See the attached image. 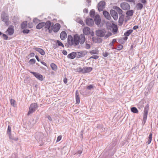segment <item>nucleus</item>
<instances>
[{
  "label": "nucleus",
  "instance_id": "f257e3e1",
  "mask_svg": "<svg viewBox=\"0 0 158 158\" xmlns=\"http://www.w3.org/2000/svg\"><path fill=\"white\" fill-rule=\"evenodd\" d=\"M95 33L96 35L100 37H104L105 39H107L110 36L112 35V33L108 31L107 34H106V31L105 29H98L95 31Z\"/></svg>",
  "mask_w": 158,
  "mask_h": 158
},
{
  "label": "nucleus",
  "instance_id": "f03ea898",
  "mask_svg": "<svg viewBox=\"0 0 158 158\" xmlns=\"http://www.w3.org/2000/svg\"><path fill=\"white\" fill-rule=\"evenodd\" d=\"M9 17L8 14L5 11H3L1 14V19L2 21L5 23L6 26H8L9 24Z\"/></svg>",
  "mask_w": 158,
  "mask_h": 158
},
{
  "label": "nucleus",
  "instance_id": "7ed1b4c3",
  "mask_svg": "<svg viewBox=\"0 0 158 158\" xmlns=\"http://www.w3.org/2000/svg\"><path fill=\"white\" fill-rule=\"evenodd\" d=\"M149 109V105L148 104H147L145 107L143 111V117L142 122V124H143V125L145 124L146 122Z\"/></svg>",
  "mask_w": 158,
  "mask_h": 158
},
{
  "label": "nucleus",
  "instance_id": "20e7f679",
  "mask_svg": "<svg viewBox=\"0 0 158 158\" xmlns=\"http://www.w3.org/2000/svg\"><path fill=\"white\" fill-rule=\"evenodd\" d=\"M67 43L65 44V46L67 48H69L72 46H74V42L73 38L71 35H69L67 39Z\"/></svg>",
  "mask_w": 158,
  "mask_h": 158
},
{
  "label": "nucleus",
  "instance_id": "39448f33",
  "mask_svg": "<svg viewBox=\"0 0 158 158\" xmlns=\"http://www.w3.org/2000/svg\"><path fill=\"white\" fill-rule=\"evenodd\" d=\"M38 105L36 103H32L29 108V111L27 113V115H29L34 112L37 109Z\"/></svg>",
  "mask_w": 158,
  "mask_h": 158
},
{
  "label": "nucleus",
  "instance_id": "423d86ee",
  "mask_svg": "<svg viewBox=\"0 0 158 158\" xmlns=\"http://www.w3.org/2000/svg\"><path fill=\"white\" fill-rule=\"evenodd\" d=\"M30 72L38 80L40 81H42L44 80V78L43 75L39 73L32 71H30Z\"/></svg>",
  "mask_w": 158,
  "mask_h": 158
},
{
  "label": "nucleus",
  "instance_id": "0eeeda50",
  "mask_svg": "<svg viewBox=\"0 0 158 158\" xmlns=\"http://www.w3.org/2000/svg\"><path fill=\"white\" fill-rule=\"evenodd\" d=\"M121 8L123 10H126L130 9V6L127 2H123L121 3L120 5Z\"/></svg>",
  "mask_w": 158,
  "mask_h": 158
},
{
  "label": "nucleus",
  "instance_id": "6e6552de",
  "mask_svg": "<svg viewBox=\"0 0 158 158\" xmlns=\"http://www.w3.org/2000/svg\"><path fill=\"white\" fill-rule=\"evenodd\" d=\"M105 5L106 2L104 1H101L99 2L98 5V8L99 11L103 10V9L105 8Z\"/></svg>",
  "mask_w": 158,
  "mask_h": 158
},
{
  "label": "nucleus",
  "instance_id": "1a4fd4ad",
  "mask_svg": "<svg viewBox=\"0 0 158 158\" xmlns=\"http://www.w3.org/2000/svg\"><path fill=\"white\" fill-rule=\"evenodd\" d=\"M60 25L59 23H56L54 26L53 24L51 26L52 29L54 32H57L60 29Z\"/></svg>",
  "mask_w": 158,
  "mask_h": 158
},
{
  "label": "nucleus",
  "instance_id": "9d476101",
  "mask_svg": "<svg viewBox=\"0 0 158 158\" xmlns=\"http://www.w3.org/2000/svg\"><path fill=\"white\" fill-rule=\"evenodd\" d=\"M110 14L114 20L116 21L118 19V13L114 10L111 9L110 11Z\"/></svg>",
  "mask_w": 158,
  "mask_h": 158
},
{
  "label": "nucleus",
  "instance_id": "9b49d317",
  "mask_svg": "<svg viewBox=\"0 0 158 158\" xmlns=\"http://www.w3.org/2000/svg\"><path fill=\"white\" fill-rule=\"evenodd\" d=\"M87 53L86 51H81L76 52V57L78 58H81L84 57Z\"/></svg>",
  "mask_w": 158,
  "mask_h": 158
},
{
  "label": "nucleus",
  "instance_id": "f8f14e48",
  "mask_svg": "<svg viewBox=\"0 0 158 158\" xmlns=\"http://www.w3.org/2000/svg\"><path fill=\"white\" fill-rule=\"evenodd\" d=\"M44 135L43 133L40 132H37L35 133V138L37 141H40L43 138Z\"/></svg>",
  "mask_w": 158,
  "mask_h": 158
},
{
  "label": "nucleus",
  "instance_id": "ddd939ff",
  "mask_svg": "<svg viewBox=\"0 0 158 158\" xmlns=\"http://www.w3.org/2000/svg\"><path fill=\"white\" fill-rule=\"evenodd\" d=\"M73 39L74 42V46H77L79 42V38L78 35L76 34L74 35Z\"/></svg>",
  "mask_w": 158,
  "mask_h": 158
},
{
  "label": "nucleus",
  "instance_id": "4468645a",
  "mask_svg": "<svg viewBox=\"0 0 158 158\" xmlns=\"http://www.w3.org/2000/svg\"><path fill=\"white\" fill-rule=\"evenodd\" d=\"M94 20L95 23L98 26L100 24L101 21L100 15L98 14L96 15L95 16Z\"/></svg>",
  "mask_w": 158,
  "mask_h": 158
},
{
  "label": "nucleus",
  "instance_id": "2eb2a0df",
  "mask_svg": "<svg viewBox=\"0 0 158 158\" xmlns=\"http://www.w3.org/2000/svg\"><path fill=\"white\" fill-rule=\"evenodd\" d=\"M111 26H110L111 28H112V32L114 33V34H115L118 31V28L117 25L115 24L114 23H112V25H111Z\"/></svg>",
  "mask_w": 158,
  "mask_h": 158
},
{
  "label": "nucleus",
  "instance_id": "dca6fc26",
  "mask_svg": "<svg viewBox=\"0 0 158 158\" xmlns=\"http://www.w3.org/2000/svg\"><path fill=\"white\" fill-rule=\"evenodd\" d=\"M86 23L89 26H92L94 24V21L92 19L88 18L86 20Z\"/></svg>",
  "mask_w": 158,
  "mask_h": 158
},
{
  "label": "nucleus",
  "instance_id": "f3484780",
  "mask_svg": "<svg viewBox=\"0 0 158 158\" xmlns=\"http://www.w3.org/2000/svg\"><path fill=\"white\" fill-rule=\"evenodd\" d=\"M33 49L38 52L42 55L44 56L45 54V52L41 48H36L35 47H34Z\"/></svg>",
  "mask_w": 158,
  "mask_h": 158
},
{
  "label": "nucleus",
  "instance_id": "a211bd4d",
  "mask_svg": "<svg viewBox=\"0 0 158 158\" xmlns=\"http://www.w3.org/2000/svg\"><path fill=\"white\" fill-rule=\"evenodd\" d=\"M79 42L81 44H83L85 41V36L83 34H81L79 36Z\"/></svg>",
  "mask_w": 158,
  "mask_h": 158
},
{
  "label": "nucleus",
  "instance_id": "6ab92c4d",
  "mask_svg": "<svg viewBox=\"0 0 158 158\" xmlns=\"http://www.w3.org/2000/svg\"><path fill=\"white\" fill-rule=\"evenodd\" d=\"M44 28L46 29H49L51 27V23L50 21L48 20L45 23L44 22Z\"/></svg>",
  "mask_w": 158,
  "mask_h": 158
},
{
  "label": "nucleus",
  "instance_id": "aec40b11",
  "mask_svg": "<svg viewBox=\"0 0 158 158\" xmlns=\"http://www.w3.org/2000/svg\"><path fill=\"white\" fill-rule=\"evenodd\" d=\"M83 34L85 35H88L90 33V28L88 27H85L83 29Z\"/></svg>",
  "mask_w": 158,
  "mask_h": 158
},
{
  "label": "nucleus",
  "instance_id": "412c9836",
  "mask_svg": "<svg viewBox=\"0 0 158 158\" xmlns=\"http://www.w3.org/2000/svg\"><path fill=\"white\" fill-rule=\"evenodd\" d=\"M103 14L104 16L108 20H110L111 19L110 14L107 11H103Z\"/></svg>",
  "mask_w": 158,
  "mask_h": 158
},
{
  "label": "nucleus",
  "instance_id": "4be33fe9",
  "mask_svg": "<svg viewBox=\"0 0 158 158\" xmlns=\"http://www.w3.org/2000/svg\"><path fill=\"white\" fill-rule=\"evenodd\" d=\"M7 31L8 32V35H12L14 32V30L12 27V26H11L8 28L7 30Z\"/></svg>",
  "mask_w": 158,
  "mask_h": 158
},
{
  "label": "nucleus",
  "instance_id": "5701e85b",
  "mask_svg": "<svg viewBox=\"0 0 158 158\" xmlns=\"http://www.w3.org/2000/svg\"><path fill=\"white\" fill-rule=\"evenodd\" d=\"M113 8L115 10L119 15H123V10L118 7L117 6H114L113 7Z\"/></svg>",
  "mask_w": 158,
  "mask_h": 158
},
{
  "label": "nucleus",
  "instance_id": "b1692460",
  "mask_svg": "<svg viewBox=\"0 0 158 158\" xmlns=\"http://www.w3.org/2000/svg\"><path fill=\"white\" fill-rule=\"evenodd\" d=\"M60 38L62 40H64L67 37V34L64 31H62L60 34Z\"/></svg>",
  "mask_w": 158,
  "mask_h": 158
},
{
  "label": "nucleus",
  "instance_id": "393cba45",
  "mask_svg": "<svg viewBox=\"0 0 158 158\" xmlns=\"http://www.w3.org/2000/svg\"><path fill=\"white\" fill-rule=\"evenodd\" d=\"M76 52H73L68 55L67 57L71 59H74L76 57Z\"/></svg>",
  "mask_w": 158,
  "mask_h": 158
},
{
  "label": "nucleus",
  "instance_id": "a878e982",
  "mask_svg": "<svg viewBox=\"0 0 158 158\" xmlns=\"http://www.w3.org/2000/svg\"><path fill=\"white\" fill-rule=\"evenodd\" d=\"M92 70V68L91 67H86L83 68V73H85L90 72Z\"/></svg>",
  "mask_w": 158,
  "mask_h": 158
},
{
  "label": "nucleus",
  "instance_id": "bb28decb",
  "mask_svg": "<svg viewBox=\"0 0 158 158\" xmlns=\"http://www.w3.org/2000/svg\"><path fill=\"white\" fill-rule=\"evenodd\" d=\"M79 93L78 90H77L76 91V103L79 104L80 102V97L79 96Z\"/></svg>",
  "mask_w": 158,
  "mask_h": 158
},
{
  "label": "nucleus",
  "instance_id": "cd10ccee",
  "mask_svg": "<svg viewBox=\"0 0 158 158\" xmlns=\"http://www.w3.org/2000/svg\"><path fill=\"white\" fill-rule=\"evenodd\" d=\"M27 27V21H24L23 22L21 25V27L23 29L26 28Z\"/></svg>",
  "mask_w": 158,
  "mask_h": 158
},
{
  "label": "nucleus",
  "instance_id": "c85d7f7f",
  "mask_svg": "<svg viewBox=\"0 0 158 158\" xmlns=\"http://www.w3.org/2000/svg\"><path fill=\"white\" fill-rule=\"evenodd\" d=\"M124 15H122L120 16L119 18L118 23L121 24L122 25L123 23L124 20Z\"/></svg>",
  "mask_w": 158,
  "mask_h": 158
},
{
  "label": "nucleus",
  "instance_id": "c756f323",
  "mask_svg": "<svg viewBox=\"0 0 158 158\" xmlns=\"http://www.w3.org/2000/svg\"><path fill=\"white\" fill-rule=\"evenodd\" d=\"M44 22H41L39 23L36 26V28L37 29H40L44 26Z\"/></svg>",
  "mask_w": 158,
  "mask_h": 158
},
{
  "label": "nucleus",
  "instance_id": "7c9ffc66",
  "mask_svg": "<svg viewBox=\"0 0 158 158\" xmlns=\"http://www.w3.org/2000/svg\"><path fill=\"white\" fill-rule=\"evenodd\" d=\"M136 6V8L137 10H141L143 7V5L140 3H138Z\"/></svg>",
  "mask_w": 158,
  "mask_h": 158
},
{
  "label": "nucleus",
  "instance_id": "2f4dec72",
  "mask_svg": "<svg viewBox=\"0 0 158 158\" xmlns=\"http://www.w3.org/2000/svg\"><path fill=\"white\" fill-rule=\"evenodd\" d=\"M133 31L132 29L127 30L124 33V35L126 36H128Z\"/></svg>",
  "mask_w": 158,
  "mask_h": 158
},
{
  "label": "nucleus",
  "instance_id": "473e14b6",
  "mask_svg": "<svg viewBox=\"0 0 158 158\" xmlns=\"http://www.w3.org/2000/svg\"><path fill=\"white\" fill-rule=\"evenodd\" d=\"M131 110L132 112L134 113H138L139 112L138 109L135 107L131 108Z\"/></svg>",
  "mask_w": 158,
  "mask_h": 158
},
{
  "label": "nucleus",
  "instance_id": "72a5a7b5",
  "mask_svg": "<svg viewBox=\"0 0 158 158\" xmlns=\"http://www.w3.org/2000/svg\"><path fill=\"white\" fill-rule=\"evenodd\" d=\"M134 11L133 10H130L127 11L126 14L128 16H132L133 15Z\"/></svg>",
  "mask_w": 158,
  "mask_h": 158
},
{
  "label": "nucleus",
  "instance_id": "f704fd0d",
  "mask_svg": "<svg viewBox=\"0 0 158 158\" xmlns=\"http://www.w3.org/2000/svg\"><path fill=\"white\" fill-rule=\"evenodd\" d=\"M152 138V134L151 132L149 135L148 137V140L147 141V143L148 144H149L151 143Z\"/></svg>",
  "mask_w": 158,
  "mask_h": 158
},
{
  "label": "nucleus",
  "instance_id": "c9c22d12",
  "mask_svg": "<svg viewBox=\"0 0 158 158\" xmlns=\"http://www.w3.org/2000/svg\"><path fill=\"white\" fill-rule=\"evenodd\" d=\"M51 67L52 70L56 71L57 69V66L54 63H52L51 64Z\"/></svg>",
  "mask_w": 158,
  "mask_h": 158
},
{
  "label": "nucleus",
  "instance_id": "e433bc0d",
  "mask_svg": "<svg viewBox=\"0 0 158 158\" xmlns=\"http://www.w3.org/2000/svg\"><path fill=\"white\" fill-rule=\"evenodd\" d=\"M89 14L90 16L94 18L95 15V12L94 10H91L89 12Z\"/></svg>",
  "mask_w": 158,
  "mask_h": 158
},
{
  "label": "nucleus",
  "instance_id": "4c0bfd02",
  "mask_svg": "<svg viewBox=\"0 0 158 158\" xmlns=\"http://www.w3.org/2000/svg\"><path fill=\"white\" fill-rule=\"evenodd\" d=\"M9 138L10 139H12L14 140L15 141H17L18 140V138L17 137H15L11 134L9 135Z\"/></svg>",
  "mask_w": 158,
  "mask_h": 158
},
{
  "label": "nucleus",
  "instance_id": "58836bf2",
  "mask_svg": "<svg viewBox=\"0 0 158 158\" xmlns=\"http://www.w3.org/2000/svg\"><path fill=\"white\" fill-rule=\"evenodd\" d=\"M117 141L116 139H115L111 143L110 146H111L110 149L114 147L116 144Z\"/></svg>",
  "mask_w": 158,
  "mask_h": 158
},
{
  "label": "nucleus",
  "instance_id": "ea45409f",
  "mask_svg": "<svg viewBox=\"0 0 158 158\" xmlns=\"http://www.w3.org/2000/svg\"><path fill=\"white\" fill-rule=\"evenodd\" d=\"M101 37H97L96 38V41H95V43H100L102 42V40Z\"/></svg>",
  "mask_w": 158,
  "mask_h": 158
},
{
  "label": "nucleus",
  "instance_id": "a19ab883",
  "mask_svg": "<svg viewBox=\"0 0 158 158\" xmlns=\"http://www.w3.org/2000/svg\"><path fill=\"white\" fill-rule=\"evenodd\" d=\"M123 46L121 44H119L117 46V48H112L113 49H116L118 50H121L123 48Z\"/></svg>",
  "mask_w": 158,
  "mask_h": 158
},
{
  "label": "nucleus",
  "instance_id": "79ce46f5",
  "mask_svg": "<svg viewBox=\"0 0 158 158\" xmlns=\"http://www.w3.org/2000/svg\"><path fill=\"white\" fill-rule=\"evenodd\" d=\"M40 22V20L36 18H35L33 19V22L36 24Z\"/></svg>",
  "mask_w": 158,
  "mask_h": 158
},
{
  "label": "nucleus",
  "instance_id": "37998d69",
  "mask_svg": "<svg viewBox=\"0 0 158 158\" xmlns=\"http://www.w3.org/2000/svg\"><path fill=\"white\" fill-rule=\"evenodd\" d=\"M56 44H57L58 46H61L62 47H64V45L63 43L58 40H57L56 41Z\"/></svg>",
  "mask_w": 158,
  "mask_h": 158
},
{
  "label": "nucleus",
  "instance_id": "c03bdc74",
  "mask_svg": "<svg viewBox=\"0 0 158 158\" xmlns=\"http://www.w3.org/2000/svg\"><path fill=\"white\" fill-rule=\"evenodd\" d=\"M7 133L8 135L11 134V128L10 126H8Z\"/></svg>",
  "mask_w": 158,
  "mask_h": 158
},
{
  "label": "nucleus",
  "instance_id": "a18cd8bd",
  "mask_svg": "<svg viewBox=\"0 0 158 158\" xmlns=\"http://www.w3.org/2000/svg\"><path fill=\"white\" fill-rule=\"evenodd\" d=\"M77 71L80 73H83V68L82 69L81 67L78 68L77 69Z\"/></svg>",
  "mask_w": 158,
  "mask_h": 158
},
{
  "label": "nucleus",
  "instance_id": "49530a36",
  "mask_svg": "<svg viewBox=\"0 0 158 158\" xmlns=\"http://www.w3.org/2000/svg\"><path fill=\"white\" fill-rule=\"evenodd\" d=\"M30 31L29 30L26 29H24L23 31L22 32L24 34H28V33H29Z\"/></svg>",
  "mask_w": 158,
  "mask_h": 158
},
{
  "label": "nucleus",
  "instance_id": "de8ad7c7",
  "mask_svg": "<svg viewBox=\"0 0 158 158\" xmlns=\"http://www.w3.org/2000/svg\"><path fill=\"white\" fill-rule=\"evenodd\" d=\"M94 88V85H90L87 87V89L89 90H91Z\"/></svg>",
  "mask_w": 158,
  "mask_h": 158
},
{
  "label": "nucleus",
  "instance_id": "09e8293b",
  "mask_svg": "<svg viewBox=\"0 0 158 158\" xmlns=\"http://www.w3.org/2000/svg\"><path fill=\"white\" fill-rule=\"evenodd\" d=\"M116 41V39H113L112 41L111 42L109 45L110 46H113V45L114 43Z\"/></svg>",
  "mask_w": 158,
  "mask_h": 158
},
{
  "label": "nucleus",
  "instance_id": "8fccbe9b",
  "mask_svg": "<svg viewBox=\"0 0 158 158\" xmlns=\"http://www.w3.org/2000/svg\"><path fill=\"white\" fill-rule=\"evenodd\" d=\"M109 55V53L107 52H103L102 53V55L104 57H107Z\"/></svg>",
  "mask_w": 158,
  "mask_h": 158
},
{
  "label": "nucleus",
  "instance_id": "3c124183",
  "mask_svg": "<svg viewBox=\"0 0 158 158\" xmlns=\"http://www.w3.org/2000/svg\"><path fill=\"white\" fill-rule=\"evenodd\" d=\"M98 58H99V56H98L94 55H93V56H92L90 58V59L92 58V59H97Z\"/></svg>",
  "mask_w": 158,
  "mask_h": 158
},
{
  "label": "nucleus",
  "instance_id": "603ef678",
  "mask_svg": "<svg viewBox=\"0 0 158 158\" xmlns=\"http://www.w3.org/2000/svg\"><path fill=\"white\" fill-rule=\"evenodd\" d=\"M10 103H11V104L13 106H14V105H15V101L13 99H11L10 100Z\"/></svg>",
  "mask_w": 158,
  "mask_h": 158
},
{
  "label": "nucleus",
  "instance_id": "864d4df0",
  "mask_svg": "<svg viewBox=\"0 0 158 158\" xmlns=\"http://www.w3.org/2000/svg\"><path fill=\"white\" fill-rule=\"evenodd\" d=\"M28 27L30 28H31L33 27V24L32 23H29L27 24Z\"/></svg>",
  "mask_w": 158,
  "mask_h": 158
},
{
  "label": "nucleus",
  "instance_id": "5fc2aeb1",
  "mask_svg": "<svg viewBox=\"0 0 158 158\" xmlns=\"http://www.w3.org/2000/svg\"><path fill=\"white\" fill-rule=\"evenodd\" d=\"M36 60L35 59H31L29 61V62L30 63L32 62L33 64H35V63Z\"/></svg>",
  "mask_w": 158,
  "mask_h": 158
},
{
  "label": "nucleus",
  "instance_id": "6e6d98bb",
  "mask_svg": "<svg viewBox=\"0 0 158 158\" xmlns=\"http://www.w3.org/2000/svg\"><path fill=\"white\" fill-rule=\"evenodd\" d=\"M2 36L3 37L4 39L5 40H7L8 38V36L6 34H2Z\"/></svg>",
  "mask_w": 158,
  "mask_h": 158
},
{
  "label": "nucleus",
  "instance_id": "4d7b16f0",
  "mask_svg": "<svg viewBox=\"0 0 158 158\" xmlns=\"http://www.w3.org/2000/svg\"><path fill=\"white\" fill-rule=\"evenodd\" d=\"M89 53L91 54H97V52L96 51L92 50L89 52Z\"/></svg>",
  "mask_w": 158,
  "mask_h": 158
},
{
  "label": "nucleus",
  "instance_id": "13d9d810",
  "mask_svg": "<svg viewBox=\"0 0 158 158\" xmlns=\"http://www.w3.org/2000/svg\"><path fill=\"white\" fill-rule=\"evenodd\" d=\"M48 30V32L49 33H51L52 32V31H53L52 30V27H51V28L50 29V28H49V29H45V31H47Z\"/></svg>",
  "mask_w": 158,
  "mask_h": 158
},
{
  "label": "nucleus",
  "instance_id": "bf43d9fd",
  "mask_svg": "<svg viewBox=\"0 0 158 158\" xmlns=\"http://www.w3.org/2000/svg\"><path fill=\"white\" fill-rule=\"evenodd\" d=\"M61 138H62V136L61 135H59V136H58L57 139V140H56V142H58L61 139Z\"/></svg>",
  "mask_w": 158,
  "mask_h": 158
},
{
  "label": "nucleus",
  "instance_id": "052dcab7",
  "mask_svg": "<svg viewBox=\"0 0 158 158\" xmlns=\"http://www.w3.org/2000/svg\"><path fill=\"white\" fill-rule=\"evenodd\" d=\"M85 48L87 49H89L90 48V45L89 44H86L85 45Z\"/></svg>",
  "mask_w": 158,
  "mask_h": 158
},
{
  "label": "nucleus",
  "instance_id": "680f3d73",
  "mask_svg": "<svg viewBox=\"0 0 158 158\" xmlns=\"http://www.w3.org/2000/svg\"><path fill=\"white\" fill-rule=\"evenodd\" d=\"M82 153V151L81 150H78L77 152L76 153V154H78L79 155V156H80V155Z\"/></svg>",
  "mask_w": 158,
  "mask_h": 158
},
{
  "label": "nucleus",
  "instance_id": "e2e57ef3",
  "mask_svg": "<svg viewBox=\"0 0 158 158\" xmlns=\"http://www.w3.org/2000/svg\"><path fill=\"white\" fill-rule=\"evenodd\" d=\"M62 53L64 55H66L67 54V52L65 50H63L62 51Z\"/></svg>",
  "mask_w": 158,
  "mask_h": 158
},
{
  "label": "nucleus",
  "instance_id": "0e129e2a",
  "mask_svg": "<svg viewBox=\"0 0 158 158\" xmlns=\"http://www.w3.org/2000/svg\"><path fill=\"white\" fill-rule=\"evenodd\" d=\"M83 12L84 13H88V11L87 9L85 8L83 10Z\"/></svg>",
  "mask_w": 158,
  "mask_h": 158
},
{
  "label": "nucleus",
  "instance_id": "69168bd1",
  "mask_svg": "<svg viewBox=\"0 0 158 158\" xmlns=\"http://www.w3.org/2000/svg\"><path fill=\"white\" fill-rule=\"evenodd\" d=\"M84 130H82L81 132V134L80 136L82 138L83 137V134Z\"/></svg>",
  "mask_w": 158,
  "mask_h": 158
},
{
  "label": "nucleus",
  "instance_id": "338daca9",
  "mask_svg": "<svg viewBox=\"0 0 158 158\" xmlns=\"http://www.w3.org/2000/svg\"><path fill=\"white\" fill-rule=\"evenodd\" d=\"M138 28V26L137 25H135L133 27V29L134 30H135L137 29Z\"/></svg>",
  "mask_w": 158,
  "mask_h": 158
},
{
  "label": "nucleus",
  "instance_id": "774afa93",
  "mask_svg": "<svg viewBox=\"0 0 158 158\" xmlns=\"http://www.w3.org/2000/svg\"><path fill=\"white\" fill-rule=\"evenodd\" d=\"M40 62L42 64L45 65L46 67H47V65L46 64V63L45 62H44L42 61H41Z\"/></svg>",
  "mask_w": 158,
  "mask_h": 158
}]
</instances>
